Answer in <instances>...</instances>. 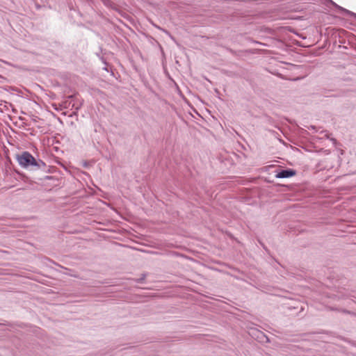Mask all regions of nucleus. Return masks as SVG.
I'll return each instance as SVG.
<instances>
[{
	"mask_svg": "<svg viewBox=\"0 0 356 356\" xmlns=\"http://www.w3.org/2000/svg\"><path fill=\"white\" fill-rule=\"evenodd\" d=\"M15 159L21 168L30 170L45 171L47 166L46 163L40 159H35L29 152L23 151L15 154Z\"/></svg>",
	"mask_w": 356,
	"mask_h": 356,
	"instance_id": "f257e3e1",
	"label": "nucleus"
},
{
	"mask_svg": "<svg viewBox=\"0 0 356 356\" xmlns=\"http://www.w3.org/2000/svg\"><path fill=\"white\" fill-rule=\"evenodd\" d=\"M327 3H330L332 6H333L334 8H336L339 12L341 13H343L348 16L353 17L355 19H356V13L348 10L339 5H337L335 2H334L332 0H325Z\"/></svg>",
	"mask_w": 356,
	"mask_h": 356,
	"instance_id": "f03ea898",
	"label": "nucleus"
},
{
	"mask_svg": "<svg viewBox=\"0 0 356 356\" xmlns=\"http://www.w3.org/2000/svg\"><path fill=\"white\" fill-rule=\"evenodd\" d=\"M296 174V170L292 169L282 170L275 175L277 178H289Z\"/></svg>",
	"mask_w": 356,
	"mask_h": 356,
	"instance_id": "7ed1b4c3",
	"label": "nucleus"
},
{
	"mask_svg": "<svg viewBox=\"0 0 356 356\" xmlns=\"http://www.w3.org/2000/svg\"><path fill=\"white\" fill-rule=\"evenodd\" d=\"M70 102H69L67 100L63 102V105L65 108H67L70 106Z\"/></svg>",
	"mask_w": 356,
	"mask_h": 356,
	"instance_id": "20e7f679",
	"label": "nucleus"
},
{
	"mask_svg": "<svg viewBox=\"0 0 356 356\" xmlns=\"http://www.w3.org/2000/svg\"><path fill=\"white\" fill-rule=\"evenodd\" d=\"M155 26H156L157 29H160V30L163 31L164 33H165L166 34H168V35H170V33H169L168 31L164 30V29H161V27H159V26H156V25H155Z\"/></svg>",
	"mask_w": 356,
	"mask_h": 356,
	"instance_id": "39448f33",
	"label": "nucleus"
},
{
	"mask_svg": "<svg viewBox=\"0 0 356 356\" xmlns=\"http://www.w3.org/2000/svg\"><path fill=\"white\" fill-rule=\"evenodd\" d=\"M104 70H106V71H107V72L108 71V68H107L106 67H104Z\"/></svg>",
	"mask_w": 356,
	"mask_h": 356,
	"instance_id": "423d86ee",
	"label": "nucleus"
}]
</instances>
